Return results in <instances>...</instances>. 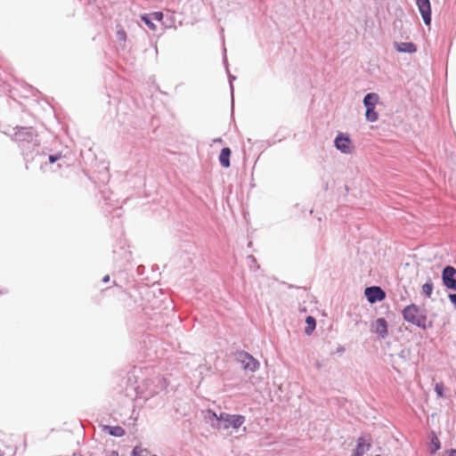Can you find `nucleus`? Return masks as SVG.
I'll use <instances>...</instances> for the list:
<instances>
[{"label": "nucleus", "instance_id": "4", "mask_svg": "<svg viewBox=\"0 0 456 456\" xmlns=\"http://www.w3.org/2000/svg\"><path fill=\"white\" fill-rule=\"evenodd\" d=\"M15 139L20 143V147L23 150L28 149L29 147L26 146L28 143L37 144V135L35 134L32 128H20L15 134Z\"/></svg>", "mask_w": 456, "mask_h": 456}, {"label": "nucleus", "instance_id": "28", "mask_svg": "<svg viewBox=\"0 0 456 456\" xmlns=\"http://www.w3.org/2000/svg\"><path fill=\"white\" fill-rule=\"evenodd\" d=\"M208 416L212 417L211 415L207 413V415H205V418H208Z\"/></svg>", "mask_w": 456, "mask_h": 456}, {"label": "nucleus", "instance_id": "7", "mask_svg": "<svg viewBox=\"0 0 456 456\" xmlns=\"http://www.w3.org/2000/svg\"><path fill=\"white\" fill-rule=\"evenodd\" d=\"M419 12L421 14L423 21L426 25L431 23V5L429 0H415Z\"/></svg>", "mask_w": 456, "mask_h": 456}, {"label": "nucleus", "instance_id": "1", "mask_svg": "<svg viewBox=\"0 0 456 456\" xmlns=\"http://www.w3.org/2000/svg\"><path fill=\"white\" fill-rule=\"evenodd\" d=\"M208 414L213 416V418L216 419L220 422L218 428L228 429L232 428L233 429H238L245 422V417L243 415L222 413L217 416L216 412L210 410L208 411Z\"/></svg>", "mask_w": 456, "mask_h": 456}, {"label": "nucleus", "instance_id": "16", "mask_svg": "<svg viewBox=\"0 0 456 456\" xmlns=\"http://www.w3.org/2000/svg\"><path fill=\"white\" fill-rule=\"evenodd\" d=\"M306 327L305 329V332L307 335L312 334V332L314 330L316 327V322L315 319L312 316H308L305 320Z\"/></svg>", "mask_w": 456, "mask_h": 456}, {"label": "nucleus", "instance_id": "21", "mask_svg": "<svg viewBox=\"0 0 456 456\" xmlns=\"http://www.w3.org/2000/svg\"><path fill=\"white\" fill-rule=\"evenodd\" d=\"M153 20H161L163 19V13L161 12H155L149 14Z\"/></svg>", "mask_w": 456, "mask_h": 456}, {"label": "nucleus", "instance_id": "25", "mask_svg": "<svg viewBox=\"0 0 456 456\" xmlns=\"http://www.w3.org/2000/svg\"><path fill=\"white\" fill-rule=\"evenodd\" d=\"M448 456H456V450H451L448 452Z\"/></svg>", "mask_w": 456, "mask_h": 456}, {"label": "nucleus", "instance_id": "20", "mask_svg": "<svg viewBox=\"0 0 456 456\" xmlns=\"http://www.w3.org/2000/svg\"><path fill=\"white\" fill-rule=\"evenodd\" d=\"M432 291H433V286L431 283H425L423 286H422V292L428 296V297H430L431 294H432Z\"/></svg>", "mask_w": 456, "mask_h": 456}, {"label": "nucleus", "instance_id": "9", "mask_svg": "<svg viewBox=\"0 0 456 456\" xmlns=\"http://www.w3.org/2000/svg\"><path fill=\"white\" fill-rule=\"evenodd\" d=\"M335 147L343 153L351 152V141L348 136L339 134L334 141Z\"/></svg>", "mask_w": 456, "mask_h": 456}, {"label": "nucleus", "instance_id": "17", "mask_svg": "<svg viewBox=\"0 0 456 456\" xmlns=\"http://www.w3.org/2000/svg\"><path fill=\"white\" fill-rule=\"evenodd\" d=\"M142 20L148 26V28L151 30L156 29V25L153 23V20L150 17V15H142Z\"/></svg>", "mask_w": 456, "mask_h": 456}, {"label": "nucleus", "instance_id": "13", "mask_svg": "<svg viewBox=\"0 0 456 456\" xmlns=\"http://www.w3.org/2000/svg\"><path fill=\"white\" fill-rule=\"evenodd\" d=\"M375 332L379 333L382 338L387 335V323L384 318H379L373 324Z\"/></svg>", "mask_w": 456, "mask_h": 456}, {"label": "nucleus", "instance_id": "3", "mask_svg": "<svg viewBox=\"0 0 456 456\" xmlns=\"http://www.w3.org/2000/svg\"><path fill=\"white\" fill-rule=\"evenodd\" d=\"M363 105L366 108L365 118L369 122H376L379 115L375 110L376 105L379 102V96L376 93H369L363 98Z\"/></svg>", "mask_w": 456, "mask_h": 456}, {"label": "nucleus", "instance_id": "11", "mask_svg": "<svg viewBox=\"0 0 456 456\" xmlns=\"http://www.w3.org/2000/svg\"><path fill=\"white\" fill-rule=\"evenodd\" d=\"M371 447V443L370 439H366L365 437H359L357 439V446L354 450L352 456H363V454L368 452Z\"/></svg>", "mask_w": 456, "mask_h": 456}, {"label": "nucleus", "instance_id": "22", "mask_svg": "<svg viewBox=\"0 0 456 456\" xmlns=\"http://www.w3.org/2000/svg\"><path fill=\"white\" fill-rule=\"evenodd\" d=\"M117 36H118V38L119 40H123V41H125V40H126V33H125V31H124V30H119V31H118Z\"/></svg>", "mask_w": 456, "mask_h": 456}, {"label": "nucleus", "instance_id": "5", "mask_svg": "<svg viewBox=\"0 0 456 456\" xmlns=\"http://www.w3.org/2000/svg\"><path fill=\"white\" fill-rule=\"evenodd\" d=\"M238 361L246 370L255 372L259 368L258 361L247 352H240L238 354Z\"/></svg>", "mask_w": 456, "mask_h": 456}, {"label": "nucleus", "instance_id": "19", "mask_svg": "<svg viewBox=\"0 0 456 456\" xmlns=\"http://www.w3.org/2000/svg\"><path fill=\"white\" fill-rule=\"evenodd\" d=\"M444 386L442 382L436 383L435 386V391L438 397H444Z\"/></svg>", "mask_w": 456, "mask_h": 456}, {"label": "nucleus", "instance_id": "18", "mask_svg": "<svg viewBox=\"0 0 456 456\" xmlns=\"http://www.w3.org/2000/svg\"><path fill=\"white\" fill-rule=\"evenodd\" d=\"M431 443H432V448L430 449V453L433 454L440 449V441L436 436H435L432 439Z\"/></svg>", "mask_w": 456, "mask_h": 456}, {"label": "nucleus", "instance_id": "8", "mask_svg": "<svg viewBox=\"0 0 456 456\" xmlns=\"http://www.w3.org/2000/svg\"><path fill=\"white\" fill-rule=\"evenodd\" d=\"M364 294L368 301L371 304L377 301H382L386 297L384 290L377 286L366 288Z\"/></svg>", "mask_w": 456, "mask_h": 456}, {"label": "nucleus", "instance_id": "14", "mask_svg": "<svg viewBox=\"0 0 456 456\" xmlns=\"http://www.w3.org/2000/svg\"><path fill=\"white\" fill-rule=\"evenodd\" d=\"M230 156H231V150L229 148H224L222 149L220 155H219V161L222 167H229L230 163Z\"/></svg>", "mask_w": 456, "mask_h": 456}, {"label": "nucleus", "instance_id": "24", "mask_svg": "<svg viewBox=\"0 0 456 456\" xmlns=\"http://www.w3.org/2000/svg\"><path fill=\"white\" fill-rule=\"evenodd\" d=\"M450 299L456 305V294L450 295Z\"/></svg>", "mask_w": 456, "mask_h": 456}, {"label": "nucleus", "instance_id": "15", "mask_svg": "<svg viewBox=\"0 0 456 456\" xmlns=\"http://www.w3.org/2000/svg\"><path fill=\"white\" fill-rule=\"evenodd\" d=\"M103 429L112 436L121 437L126 434L125 429L119 426H104Z\"/></svg>", "mask_w": 456, "mask_h": 456}, {"label": "nucleus", "instance_id": "6", "mask_svg": "<svg viewBox=\"0 0 456 456\" xmlns=\"http://www.w3.org/2000/svg\"><path fill=\"white\" fill-rule=\"evenodd\" d=\"M62 159L61 154H53L47 157V160L41 162V170L43 172L52 171L55 172L61 167V163L58 162Z\"/></svg>", "mask_w": 456, "mask_h": 456}, {"label": "nucleus", "instance_id": "10", "mask_svg": "<svg viewBox=\"0 0 456 456\" xmlns=\"http://www.w3.org/2000/svg\"><path fill=\"white\" fill-rule=\"evenodd\" d=\"M456 270L452 266H447L443 271L444 284L451 289H456V279L453 278Z\"/></svg>", "mask_w": 456, "mask_h": 456}, {"label": "nucleus", "instance_id": "12", "mask_svg": "<svg viewBox=\"0 0 456 456\" xmlns=\"http://www.w3.org/2000/svg\"><path fill=\"white\" fill-rule=\"evenodd\" d=\"M395 47L400 53H412L417 51L416 45L410 42H396L395 43Z\"/></svg>", "mask_w": 456, "mask_h": 456}, {"label": "nucleus", "instance_id": "2", "mask_svg": "<svg viewBox=\"0 0 456 456\" xmlns=\"http://www.w3.org/2000/svg\"><path fill=\"white\" fill-rule=\"evenodd\" d=\"M403 316L406 322L425 328L426 317L416 305H407L403 311Z\"/></svg>", "mask_w": 456, "mask_h": 456}, {"label": "nucleus", "instance_id": "23", "mask_svg": "<svg viewBox=\"0 0 456 456\" xmlns=\"http://www.w3.org/2000/svg\"><path fill=\"white\" fill-rule=\"evenodd\" d=\"M235 79H236V77L233 75L229 74V80H230V86H231L232 95L233 94L232 81L235 80Z\"/></svg>", "mask_w": 456, "mask_h": 456}, {"label": "nucleus", "instance_id": "27", "mask_svg": "<svg viewBox=\"0 0 456 456\" xmlns=\"http://www.w3.org/2000/svg\"><path fill=\"white\" fill-rule=\"evenodd\" d=\"M102 281H103L104 282L109 281H110V276H109V275L104 276V277H103V279H102Z\"/></svg>", "mask_w": 456, "mask_h": 456}, {"label": "nucleus", "instance_id": "26", "mask_svg": "<svg viewBox=\"0 0 456 456\" xmlns=\"http://www.w3.org/2000/svg\"><path fill=\"white\" fill-rule=\"evenodd\" d=\"M224 64H225L226 70H227V72H228V71H229V70H228V63H227V60H226V57H225V56H224Z\"/></svg>", "mask_w": 456, "mask_h": 456}, {"label": "nucleus", "instance_id": "29", "mask_svg": "<svg viewBox=\"0 0 456 456\" xmlns=\"http://www.w3.org/2000/svg\"><path fill=\"white\" fill-rule=\"evenodd\" d=\"M376 456H380V455H376Z\"/></svg>", "mask_w": 456, "mask_h": 456}]
</instances>
